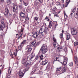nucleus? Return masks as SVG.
<instances>
[{"instance_id":"nucleus-62","label":"nucleus","mask_w":78,"mask_h":78,"mask_svg":"<svg viewBox=\"0 0 78 78\" xmlns=\"http://www.w3.org/2000/svg\"><path fill=\"white\" fill-rule=\"evenodd\" d=\"M0 1L2 2H4V0H0Z\"/></svg>"},{"instance_id":"nucleus-61","label":"nucleus","mask_w":78,"mask_h":78,"mask_svg":"<svg viewBox=\"0 0 78 78\" xmlns=\"http://www.w3.org/2000/svg\"><path fill=\"white\" fill-rule=\"evenodd\" d=\"M45 20H46L47 19H48V17H46L45 18Z\"/></svg>"},{"instance_id":"nucleus-40","label":"nucleus","mask_w":78,"mask_h":78,"mask_svg":"<svg viewBox=\"0 0 78 78\" xmlns=\"http://www.w3.org/2000/svg\"><path fill=\"white\" fill-rule=\"evenodd\" d=\"M64 16L65 19H67V17H68V16H67V14H66V13H64Z\"/></svg>"},{"instance_id":"nucleus-51","label":"nucleus","mask_w":78,"mask_h":78,"mask_svg":"<svg viewBox=\"0 0 78 78\" xmlns=\"http://www.w3.org/2000/svg\"><path fill=\"white\" fill-rule=\"evenodd\" d=\"M26 20H29V18H28V16H27V19H25Z\"/></svg>"},{"instance_id":"nucleus-64","label":"nucleus","mask_w":78,"mask_h":78,"mask_svg":"<svg viewBox=\"0 0 78 78\" xmlns=\"http://www.w3.org/2000/svg\"><path fill=\"white\" fill-rule=\"evenodd\" d=\"M64 0H62V3H64Z\"/></svg>"},{"instance_id":"nucleus-15","label":"nucleus","mask_w":78,"mask_h":78,"mask_svg":"<svg viewBox=\"0 0 78 78\" xmlns=\"http://www.w3.org/2000/svg\"><path fill=\"white\" fill-rule=\"evenodd\" d=\"M60 37L61 38V43H62V42H64V38L63 37V34L62 33H61L60 34Z\"/></svg>"},{"instance_id":"nucleus-58","label":"nucleus","mask_w":78,"mask_h":78,"mask_svg":"<svg viewBox=\"0 0 78 78\" xmlns=\"http://www.w3.org/2000/svg\"><path fill=\"white\" fill-rule=\"evenodd\" d=\"M54 61H57V58H55Z\"/></svg>"},{"instance_id":"nucleus-3","label":"nucleus","mask_w":78,"mask_h":78,"mask_svg":"<svg viewBox=\"0 0 78 78\" xmlns=\"http://www.w3.org/2000/svg\"><path fill=\"white\" fill-rule=\"evenodd\" d=\"M61 67L56 68V73H58L59 75H60V74H61L66 71V69L65 68H63L61 71H60V70H61Z\"/></svg>"},{"instance_id":"nucleus-57","label":"nucleus","mask_w":78,"mask_h":78,"mask_svg":"<svg viewBox=\"0 0 78 78\" xmlns=\"http://www.w3.org/2000/svg\"><path fill=\"white\" fill-rule=\"evenodd\" d=\"M1 75H2V71L0 70V76H1Z\"/></svg>"},{"instance_id":"nucleus-49","label":"nucleus","mask_w":78,"mask_h":78,"mask_svg":"<svg viewBox=\"0 0 78 78\" xmlns=\"http://www.w3.org/2000/svg\"><path fill=\"white\" fill-rule=\"evenodd\" d=\"M26 66L27 67H28V66H30V63H26Z\"/></svg>"},{"instance_id":"nucleus-27","label":"nucleus","mask_w":78,"mask_h":78,"mask_svg":"<svg viewBox=\"0 0 78 78\" xmlns=\"http://www.w3.org/2000/svg\"><path fill=\"white\" fill-rule=\"evenodd\" d=\"M70 38V35L68 34L67 35L66 39L67 40H69Z\"/></svg>"},{"instance_id":"nucleus-42","label":"nucleus","mask_w":78,"mask_h":78,"mask_svg":"<svg viewBox=\"0 0 78 78\" xmlns=\"http://www.w3.org/2000/svg\"><path fill=\"white\" fill-rule=\"evenodd\" d=\"M7 5H9V4L11 3V2L10 1V0H9V2H7Z\"/></svg>"},{"instance_id":"nucleus-60","label":"nucleus","mask_w":78,"mask_h":78,"mask_svg":"<svg viewBox=\"0 0 78 78\" xmlns=\"http://www.w3.org/2000/svg\"><path fill=\"white\" fill-rule=\"evenodd\" d=\"M20 9H22V8H23V7H22V6H21V7H20Z\"/></svg>"},{"instance_id":"nucleus-32","label":"nucleus","mask_w":78,"mask_h":78,"mask_svg":"<svg viewBox=\"0 0 78 78\" xmlns=\"http://www.w3.org/2000/svg\"><path fill=\"white\" fill-rule=\"evenodd\" d=\"M74 46H78V42L77 41H76L74 43Z\"/></svg>"},{"instance_id":"nucleus-25","label":"nucleus","mask_w":78,"mask_h":78,"mask_svg":"<svg viewBox=\"0 0 78 78\" xmlns=\"http://www.w3.org/2000/svg\"><path fill=\"white\" fill-rule=\"evenodd\" d=\"M23 35V33H20L18 35V39H20V38L21 37H22V36Z\"/></svg>"},{"instance_id":"nucleus-43","label":"nucleus","mask_w":78,"mask_h":78,"mask_svg":"<svg viewBox=\"0 0 78 78\" xmlns=\"http://www.w3.org/2000/svg\"><path fill=\"white\" fill-rule=\"evenodd\" d=\"M73 62H71L69 64V66H73Z\"/></svg>"},{"instance_id":"nucleus-56","label":"nucleus","mask_w":78,"mask_h":78,"mask_svg":"<svg viewBox=\"0 0 78 78\" xmlns=\"http://www.w3.org/2000/svg\"><path fill=\"white\" fill-rule=\"evenodd\" d=\"M11 57L12 58V56H13V55L12 54V53H11V54L10 55Z\"/></svg>"},{"instance_id":"nucleus-31","label":"nucleus","mask_w":78,"mask_h":78,"mask_svg":"<svg viewBox=\"0 0 78 78\" xmlns=\"http://www.w3.org/2000/svg\"><path fill=\"white\" fill-rule=\"evenodd\" d=\"M16 52H14V53L15 56H17V49H16Z\"/></svg>"},{"instance_id":"nucleus-10","label":"nucleus","mask_w":78,"mask_h":78,"mask_svg":"<svg viewBox=\"0 0 78 78\" xmlns=\"http://www.w3.org/2000/svg\"><path fill=\"white\" fill-rule=\"evenodd\" d=\"M35 56V54L33 53V52H32V53L30 55H29L28 56L29 59H30V60H31Z\"/></svg>"},{"instance_id":"nucleus-12","label":"nucleus","mask_w":78,"mask_h":78,"mask_svg":"<svg viewBox=\"0 0 78 78\" xmlns=\"http://www.w3.org/2000/svg\"><path fill=\"white\" fill-rule=\"evenodd\" d=\"M20 16L21 17L23 18V19L25 18V13L21 12L20 13Z\"/></svg>"},{"instance_id":"nucleus-36","label":"nucleus","mask_w":78,"mask_h":78,"mask_svg":"<svg viewBox=\"0 0 78 78\" xmlns=\"http://www.w3.org/2000/svg\"><path fill=\"white\" fill-rule=\"evenodd\" d=\"M43 26L44 27H45V28L46 29V30L47 29V28L46 27L47 24H46V23L43 24Z\"/></svg>"},{"instance_id":"nucleus-21","label":"nucleus","mask_w":78,"mask_h":78,"mask_svg":"<svg viewBox=\"0 0 78 78\" xmlns=\"http://www.w3.org/2000/svg\"><path fill=\"white\" fill-rule=\"evenodd\" d=\"M8 73L9 74H10V73H11V72H12V68H11V67H9L8 68Z\"/></svg>"},{"instance_id":"nucleus-5","label":"nucleus","mask_w":78,"mask_h":78,"mask_svg":"<svg viewBox=\"0 0 78 78\" xmlns=\"http://www.w3.org/2000/svg\"><path fill=\"white\" fill-rule=\"evenodd\" d=\"M26 49H28L27 52L28 54H30L31 53V51L32 50V48L31 46H30V45H27L26 48Z\"/></svg>"},{"instance_id":"nucleus-30","label":"nucleus","mask_w":78,"mask_h":78,"mask_svg":"<svg viewBox=\"0 0 78 78\" xmlns=\"http://www.w3.org/2000/svg\"><path fill=\"white\" fill-rule=\"evenodd\" d=\"M18 51L19 50L21 51L22 50V46H18Z\"/></svg>"},{"instance_id":"nucleus-63","label":"nucleus","mask_w":78,"mask_h":78,"mask_svg":"<svg viewBox=\"0 0 78 78\" xmlns=\"http://www.w3.org/2000/svg\"><path fill=\"white\" fill-rule=\"evenodd\" d=\"M34 72H35V71H32V73H34Z\"/></svg>"},{"instance_id":"nucleus-46","label":"nucleus","mask_w":78,"mask_h":78,"mask_svg":"<svg viewBox=\"0 0 78 78\" xmlns=\"http://www.w3.org/2000/svg\"><path fill=\"white\" fill-rule=\"evenodd\" d=\"M39 42H37V43L35 45L34 47H36L37 46H38V45H39Z\"/></svg>"},{"instance_id":"nucleus-50","label":"nucleus","mask_w":78,"mask_h":78,"mask_svg":"<svg viewBox=\"0 0 78 78\" xmlns=\"http://www.w3.org/2000/svg\"><path fill=\"white\" fill-rule=\"evenodd\" d=\"M59 17V15H58V14H55L54 15V17Z\"/></svg>"},{"instance_id":"nucleus-59","label":"nucleus","mask_w":78,"mask_h":78,"mask_svg":"<svg viewBox=\"0 0 78 78\" xmlns=\"http://www.w3.org/2000/svg\"><path fill=\"white\" fill-rule=\"evenodd\" d=\"M23 30H21L20 32V33H22L23 34Z\"/></svg>"},{"instance_id":"nucleus-24","label":"nucleus","mask_w":78,"mask_h":78,"mask_svg":"<svg viewBox=\"0 0 78 78\" xmlns=\"http://www.w3.org/2000/svg\"><path fill=\"white\" fill-rule=\"evenodd\" d=\"M53 25V22L52 21H50L49 23V24L48 27L49 28H51L52 25Z\"/></svg>"},{"instance_id":"nucleus-55","label":"nucleus","mask_w":78,"mask_h":78,"mask_svg":"<svg viewBox=\"0 0 78 78\" xmlns=\"http://www.w3.org/2000/svg\"><path fill=\"white\" fill-rule=\"evenodd\" d=\"M64 51H65V52H66L67 51V48H65L64 50Z\"/></svg>"},{"instance_id":"nucleus-53","label":"nucleus","mask_w":78,"mask_h":78,"mask_svg":"<svg viewBox=\"0 0 78 78\" xmlns=\"http://www.w3.org/2000/svg\"><path fill=\"white\" fill-rule=\"evenodd\" d=\"M38 58H39V57L37 56L35 58V59H36V60H37V59H38Z\"/></svg>"},{"instance_id":"nucleus-14","label":"nucleus","mask_w":78,"mask_h":78,"mask_svg":"<svg viewBox=\"0 0 78 78\" xmlns=\"http://www.w3.org/2000/svg\"><path fill=\"white\" fill-rule=\"evenodd\" d=\"M74 62L75 64H76L77 66H78V58H77L76 56H74Z\"/></svg>"},{"instance_id":"nucleus-29","label":"nucleus","mask_w":78,"mask_h":78,"mask_svg":"<svg viewBox=\"0 0 78 78\" xmlns=\"http://www.w3.org/2000/svg\"><path fill=\"white\" fill-rule=\"evenodd\" d=\"M56 6H59L61 5V3L59 2H57L56 3Z\"/></svg>"},{"instance_id":"nucleus-4","label":"nucleus","mask_w":78,"mask_h":78,"mask_svg":"<svg viewBox=\"0 0 78 78\" xmlns=\"http://www.w3.org/2000/svg\"><path fill=\"white\" fill-rule=\"evenodd\" d=\"M2 25H0V31L3 30V29L2 28H5V23H4V20H1V23Z\"/></svg>"},{"instance_id":"nucleus-13","label":"nucleus","mask_w":78,"mask_h":78,"mask_svg":"<svg viewBox=\"0 0 78 78\" xmlns=\"http://www.w3.org/2000/svg\"><path fill=\"white\" fill-rule=\"evenodd\" d=\"M21 72V71H20H20L19 72V77L20 78H22L23 76V75H24V73H23L22 72Z\"/></svg>"},{"instance_id":"nucleus-11","label":"nucleus","mask_w":78,"mask_h":78,"mask_svg":"<svg viewBox=\"0 0 78 78\" xmlns=\"http://www.w3.org/2000/svg\"><path fill=\"white\" fill-rule=\"evenodd\" d=\"M28 60V57L27 56L24 57V58L22 60V63L23 64L25 62V61H27Z\"/></svg>"},{"instance_id":"nucleus-7","label":"nucleus","mask_w":78,"mask_h":78,"mask_svg":"<svg viewBox=\"0 0 78 78\" xmlns=\"http://www.w3.org/2000/svg\"><path fill=\"white\" fill-rule=\"evenodd\" d=\"M71 32L73 35H76V29L75 28H72L71 29Z\"/></svg>"},{"instance_id":"nucleus-38","label":"nucleus","mask_w":78,"mask_h":78,"mask_svg":"<svg viewBox=\"0 0 78 78\" xmlns=\"http://www.w3.org/2000/svg\"><path fill=\"white\" fill-rule=\"evenodd\" d=\"M29 69L28 68H25V69H24V73H25V72H27V71H28V70Z\"/></svg>"},{"instance_id":"nucleus-35","label":"nucleus","mask_w":78,"mask_h":78,"mask_svg":"<svg viewBox=\"0 0 78 78\" xmlns=\"http://www.w3.org/2000/svg\"><path fill=\"white\" fill-rule=\"evenodd\" d=\"M67 62H66V61H64L63 62V64L64 66H66V65H67Z\"/></svg>"},{"instance_id":"nucleus-28","label":"nucleus","mask_w":78,"mask_h":78,"mask_svg":"<svg viewBox=\"0 0 78 78\" xmlns=\"http://www.w3.org/2000/svg\"><path fill=\"white\" fill-rule=\"evenodd\" d=\"M58 50H59L58 51H61L62 50V47L61 46H59L58 48H57Z\"/></svg>"},{"instance_id":"nucleus-16","label":"nucleus","mask_w":78,"mask_h":78,"mask_svg":"<svg viewBox=\"0 0 78 78\" xmlns=\"http://www.w3.org/2000/svg\"><path fill=\"white\" fill-rule=\"evenodd\" d=\"M38 4H39V2L38 0H36L34 2V6H37L38 5Z\"/></svg>"},{"instance_id":"nucleus-22","label":"nucleus","mask_w":78,"mask_h":78,"mask_svg":"<svg viewBox=\"0 0 78 78\" xmlns=\"http://www.w3.org/2000/svg\"><path fill=\"white\" fill-rule=\"evenodd\" d=\"M48 62L47 61L45 60L43 61L42 62V65H43V66H45V65H46V64H47Z\"/></svg>"},{"instance_id":"nucleus-45","label":"nucleus","mask_w":78,"mask_h":78,"mask_svg":"<svg viewBox=\"0 0 78 78\" xmlns=\"http://www.w3.org/2000/svg\"><path fill=\"white\" fill-rule=\"evenodd\" d=\"M75 10H76V9H75V8L73 9V10H72V12L74 13V12H75Z\"/></svg>"},{"instance_id":"nucleus-9","label":"nucleus","mask_w":78,"mask_h":78,"mask_svg":"<svg viewBox=\"0 0 78 78\" xmlns=\"http://www.w3.org/2000/svg\"><path fill=\"white\" fill-rule=\"evenodd\" d=\"M38 19L39 18L36 17L34 19L35 22H36V21L37 22L35 23V24H36V25L39 24V23H40L41 22V20L40 19L39 20Z\"/></svg>"},{"instance_id":"nucleus-48","label":"nucleus","mask_w":78,"mask_h":78,"mask_svg":"<svg viewBox=\"0 0 78 78\" xmlns=\"http://www.w3.org/2000/svg\"><path fill=\"white\" fill-rule=\"evenodd\" d=\"M25 45V44H24V43H23V42H22L21 44L20 45V46L21 47H23V45Z\"/></svg>"},{"instance_id":"nucleus-17","label":"nucleus","mask_w":78,"mask_h":78,"mask_svg":"<svg viewBox=\"0 0 78 78\" xmlns=\"http://www.w3.org/2000/svg\"><path fill=\"white\" fill-rule=\"evenodd\" d=\"M36 41H34L31 44H30L29 46L30 47H33L34 45H35V44H36Z\"/></svg>"},{"instance_id":"nucleus-47","label":"nucleus","mask_w":78,"mask_h":78,"mask_svg":"<svg viewBox=\"0 0 78 78\" xmlns=\"http://www.w3.org/2000/svg\"><path fill=\"white\" fill-rule=\"evenodd\" d=\"M22 43L24 44H25L26 43H27V41L26 40H24L23 42Z\"/></svg>"},{"instance_id":"nucleus-19","label":"nucleus","mask_w":78,"mask_h":78,"mask_svg":"<svg viewBox=\"0 0 78 78\" xmlns=\"http://www.w3.org/2000/svg\"><path fill=\"white\" fill-rule=\"evenodd\" d=\"M70 2V0H67L66 1V3H65V7H67L68 6V4H69Z\"/></svg>"},{"instance_id":"nucleus-6","label":"nucleus","mask_w":78,"mask_h":78,"mask_svg":"<svg viewBox=\"0 0 78 78\" xmlns=\"http://www.w3.org/2000/svg\"><path fill=\"white\" fill-rule=\"evenodd\" d=\"M9 13V9L8 8H5V12L4 13V16L5 17H8V14Z\"/></svg>"},{"instance_id":"nucleus-23","label":"nucleus","mask_w":78,"mask_h":78,"mask_svg":"<svg viewBox=\"0 0 78 78\" xmlns=\"http://www.w3.org/2000/svg\"><path fill=\"white\" fill-rule=\"evenodd\" d=\"M17 9V6H15L13 8V12H16V11Z\"/></svg>"},{"instance_id":"nucleus-37","label":"nucleus","mask_w":78,"mask_h":78,"mask_svg":"<svg viewBox=\"0 0 78 78\" xmlns=\"http://www.w3.org/2000/svg\"><path fill=\"white\" fill-rule=\"evenodd\" d=\"M63 3H61L60 5L62 8V9L64 8V4H63Z\"/></svg>"},{"instance_id":"nucleus-39","label":"nucleus","mask_w":78,"mask_h":78,"mask_svg":"<svg viewBox=\"0 0 78 78\" xmlns=\"http://www.w3.org/2000/svg\"><path fill=\"white\" fill-rule=\"evenodd\" d=\"M23 5H25V6H27V5H28L27 3H26V2H24V1H23Z\"/></svg>"},{"instance_id":"nucleus-41","label":"nucleus","mask_w":78,"mask_h":78,"mask_svg":"<svg viewBox=\"0 0 78 78\" xmlns=\"http://www.w3.org/2000/svg\"><path fill=\"white\" fill-rule=\"evenodd\" d=\"M6 78H11V76L9 75V74H8L6 76Z\"/></svg>"},{"instance_id":"nucleus-8","label":"nucleus","mask_w":78,"mask_h":78,"mask_svg":"<svg viewBox=\"0 0 78 78\" xmlns=\"http://www.w3.org/2000/svg\"><path fill=\"white\" fill-rule=\"evenodd\" d=\"M53 41H54L53 42L54 47L55 48L56 47H57V46H58V43L56 42V39L54 37L53 38Z\"/></svg>"},{"instance_id":"nucleus-44","label":"nucleus","mask_w":78,"mask_h":78,"mask_svg":"<svg viewBox=\"0 0 78 78\" xmlns=\"http://www.w3.org/2000/svg\"><path fill=\"white\" fill-rule=\"evenodd\" d=\"M38 1L40 4H41V3H43V0H38Z\"/></svg>"},{"instance_id":"nucleus-26","label":"nucleus","mask_w":78,"mask_h":78,"mask_svg":"<svg viewBox=\"0 0 78 78\" xmlns=\"http://www.w3.org/2000/svg\"><path fill=\"white\" fill-rule=\"evenodd\" d=\"M74 16L76 19H78V12L74 14Z\"/></svg>"},{"instance_id":"nucleus-20","label":"nucleus","mask_w":78,"mask_h":78,"mask_svg":"<svg viewBox=\"0 0 78 78\" xmlns=\"http://www.w3.org/2000/svg\"><path fill=\"white\" fill-rule=\"evenodd\" d=\"M56 11V8L55 7H54L52 10V12L53 14H54Z\"/></svg>"},{"instance_id":"nucleus-33","label":"nucleus","mask_w":78,"mask_h":78,"mask_svg":"<svg viewBox=\"0 0 78 78\" xmlns=\"http://www.w3.org/2000/svg\"><path fill=\"white\" fill-rule=\"evenodd\" d=\"M44 55H41L40 56V58L41 60H42L43 59H44Z\"/></svg>"},{"instance_id":"nucleus-34","label":"nucleus","mask_w":78,"mask_h":78,"mask_svg":"<svg viewBox=\"0 0 78 78\" xmlns=\"http://www.w3.org/2000/svg\"><path fill=\"white\" fill-rule=\"evenodd\" d=\"M64 61H66V62H67L68 61V58L67 57H65L64 58Z\"/></svg>"},{"instance_id":"nucleus-1","label":"nucleus","mask_w":78,"mask_h":78,"mask_svg":"<svg viewBox=\"0 0 78 78\" xmlns=\"http://www.w3.org/2000/svg\"><path fill=\"white\" fill-rule=\"evenodd\" d=\"M48 28L47 27V29L45 28V27H44L43 26L40 27V30L39 31V33L41 34L44 32L46 34H47L48 33Z\"/></svg>"},{"instance_id":"nucleus-2","label":"nucleus","mask_w":78,"mask_h":78,"mask_svg":"<svg viewBox=\"0 0 78 78\" xmlns=\"http://www.w3.org/2000/svg\"><path fill=\"white\" fill-rule=\"evenodd\" d=\"M47 48V45L46 44H44L41 47L40 51L42 54H45L48 51Z\"/></svg>"},{"instance_id":"nucleus-52","label":"nucleus","mask_w":78,"mask_h":78,"mask_svg":"<svg viewBox=\"0 0 78 78\" xmlns=\"http://www.w3.org/2000/svg\"><path fill=\"white\" fill-rule=\"evenodd\" d=\"M73 12H72L70 15V16L72 17L73 16Z\"/></svg>"},{"instance_id":"nucleus-18","label":"nucleus","mask_w":78,"mask_h":78,"mask_svg":"<svg viewBox=\"0 0 78 78\" xmlns=\"http://www.w3.org/2000/svg\"><path fill=\"white\" fill-rule=\"evenodd\" d=\"M39 36V33H37V32H35L32 36L34 38H36L37 37V36Z\"/></svg>"},{"instance_id":"nucleus-54","label":"nucleus","mask_w":78,"mask_h":78,"mask_svg":"<svg viewBox=\"0 0 78 78\" xmlns=\"http://www.w3.org/2000/svg\"><path fill=\"white\" fill-rule=\"evenodd\" d=\"M57 24H55V25L54 26L55 28H56V27H57Z\"/></svg>"}]
</instances>
